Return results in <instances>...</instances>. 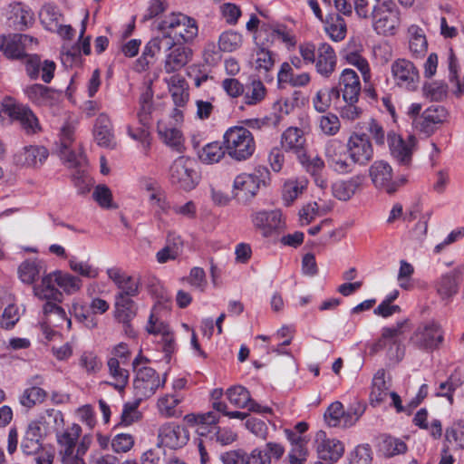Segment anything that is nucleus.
Masks as SVG:
<instances>
[{
    "label": "nucleus",
    "mask_w": 464,
    "mask_h": 464,
    "mask_svg": "<svg viewBox=\"0 0 464 464\" xmlns=\"http://www.w3.org/2000/svg\"><path fill=\"white\" fill-rule=\"evenodd\" d=\"M161 33L160 36L152 38V48H159L156 44H163L169 47V43L179 44H191L198 34L197 21L182 13H170L165 15L157 25Z\"/></svg>",
    "instance_id": "f257e3e1"
},
{
    "label": "nucleus",
    "mask_w": 464,
    "mask_h": 464,
    "mask_svg": "<svg viewBox=\"0 0 464 464\" xmlns=\"http://www.w3.org/2000/svg\"><path fill=\"white\" fill-rule=\"evenodd\" d=\"M270 182V172L265 166H257L253 172L237 175L232 185V196L239 203H247L258 193L261 187Z\"/></svg>",
    "instance_id": "f03ea898"
},
{
    "label": "nucleus",
    "mask_w": 464,
    "mask_h": 464,
    "mask_svg": "<svg viewBox=\"0 0 464 464\" xmlns=\"http://www.w3.org/2000/svg\"><path fill=\"white\" fill-rule=\"evenodd\" d=\"M372 25L379 35H395L401 26V11L392 0H376L371 14Z\"/></svg>",
    "instance_id": "7ed1b4c3"
},
{
    "label": "nucleus",
    "mask_w": 464,
    "mask_h": 464,
    "mask_svg": "<svg viewBox=\"0 0 464 464\" xmlns=\"http://www.w3.org/2000/svg\"><path fill=\"white\" fill-rule=\"evenodd\" d=\"M169 47L159 44V48H152V39L149 41L144 48L143 56L154 57L160 51L165 53L163 63L164 71L167 73H174L184 68L192 59L191 48L185 44L169 43ZM158 46V44H156Z\"/></svg>",
    "instance_id": "20e7f679"
},
{
    "label": "nucleus",
    "mask_w": 464,
    "mask_h": 464,
    "mask_svg": "<svg viewBox=\"0 0 464 464\" xmlns=\"http://www.w3.org/2000/svg\"><path fill=\"white\" fill-rule=\"evenodd\" d=\"M224 147L230 158L242 161L249 159L254 154L256 142L252 133L247 129L234 126L224 134Z\"/></svg>",
    "instance_id": "39448f33"
},
{
    "label": "nucleus",
    "mask_w": 464,
    "mask_h": 464,
    "mask_svg": "<svg viewBox=\"0 0 464 464\" xmlns=\"http://www.w3.org/2000/svg\"><path fill=\"white\" fill-rule=\"evenodd\" d=\"M169 179L175 187L190 191L198 185L200 176L196 170V163L193 159L179 156L169 167Z\"/></svg>",
    "instance_id": "423d86ee"
},
{
    "label": "nucleus",
    "mask_w": 464,
    "mask_h": 464,
    "mask_svg": "<svg viewBox=\"0 0 464 464\" xmlns=\"http://www.w3.org/2000/svg\"><path fill=\"white\" fill-rule=\"evenodd\" d=\"M0 117H7L11 121H18L27 134H34L41 130L38 119L34 112L11 97L5 98L0 104Z\"/></svg>",
    "instance_id": "0eeeda50"
},
{
    "label": "nucleus",
    "mask_w": 464,
    "mask_h": 464,
    "mask_svg": "<svg viewBox=\"0 0 464 464\" xmlns=\"http://www.w3.org/2000/svg\"><path fill=\"white\" fill-rule=\"evenodd\" d=\"M166 376H160L153 368L142 366L136 370L133 380L134 394L139 401L152 397L156 392L163 388Z\"/></svg>",
    "instance_id": "6e6552de"
},
{
    "label": "nucleus",
    "mask_w": 464,
    "mask_h": 464,
    "mask_svg": "<svg viewBox=\"0 0 464 464\" xmlns=\"http://www.w3.org/2000/svg\"><path fill=\"white\" fill-rule=\"evenodd\" d=\"M405 324L406 322H399L396 325L384 327L382 330L381 338L373 344L372 350L378 352L388 347L390 358L397 362L401 361L404 355V349L401 343Z\"/></svg>",
    "instance_id": "1a4fd4ad"
},
{
    "label": "nucleus",
    "mask_w": 464,
    "mask_h": 464,
    "mask_svg": "<svg viewBox=\"0 0 464 464\" xmlns=\"http://www.w3.org/2000/svg\"><path fill=\"white\" fill-rule=\"evenodd\" d=\"M443 341V329L441 325L435 321L419 325L411 337V342L413 345L426 351L438 349Z\"/></svg>",
    "instance_id": "9d476101"
},
{
    "label": "nucleus",
    "mask_w": 464,
    "mask_h": 464,
    "mask_svg": "<svg viewBox=\"0 0 464 464\" xmlns=\"http://www.w3.org/2000/svg\"><path fill=\"white\" fill-rule=\"evenodd\" d=\"M188 440L189 432L185 426L173 421L166 422L158 430L157 447L176 450L183 448Z\"/></svg>",
    "instance_id": "9b49d317"
},
{
    "label": "nucleus",
    "mask_w": 464,
    "mask_h": 464,
    "mask_svg": "<svg viewBox=\"0 0 464 464\" xmlns=\"http://www.w3.org/2000/svg\"><path fill=\"white\" fill-rule=\"evenodd\" d=\"M324 156L331 169L340 174L352 172V163L349 161L347 145L341 140L332 139L324 147Z\"/></svg>",
    "instance_id": "f8f14e48"
},
{
    "label": "nucleus",
    "mask_w": 464,
    "mask_h": 464,
    "mask_svg": "<svg viewBox=\"0 0 464 464\" xmlns=\"http://www.w3.org/2000/svg\"><path fill=\"white\" fill-rule=\"evenodd\" d=\"M251 221L255 228L265 237L279 232L285 225L282 212L278 209L256 211L251 214Z\"/></svg>",
    "instance_id": "ddd939ff"
},
{
    "label": "nucleus",
    "mask_w": 464,
    "mask_h": 464,
    "mask_svg": "<svg viewBox=\"0 0 464 464\" xmlns=\"http://www.w3.org/2000/svg\"><path fill=\"white\" fill-rule=\"evenodd\" d=\"M448 116L443 106L431 105L413 120V126L418 131L430 136L447 121Z\"/></svg>",
    "instance_id": "4468645a"
},
{
    "label": "nucleus",
    "mask_w": 464,
    "mask_h": 464,
    "mask_svg": "<svg viewBox=\"0 0 464 464\" xmlns=\"http://www.w3.org/2000/svg\"><path fill=\"white\" fill-rule=\"evenodd\" d=\"M349 161L353 164L366 165L373 156V149L365 134H353L347 142Z\"/></svg>",
    "instance_id": "2eb2a0df"
},
{
    "label": "nucleus",
    "mask_w": 464,
    "mask_h": 464,
    "mask_svg": "<svg viewBox=\"0 0 464 464\" xmlns=\"http://www.w3.org/2000/svg\"><path fill=\"white\" fill-rule=\"evenodd\" d=\"M463 273L464 265H459L436 280L434 287L441 300L450 301L458 294Z\"/></svg>",
    "instance_id": "dca6fc26"
},
{
    "label": "nucleus",
    "mask_w": 464,
    "mask_h": 464,
    "mask_svg": "<svg viewBox=\"0 0 464 464\" xmlns=\"http://www.w3.org/2000/svg\"><path fill=\"white\" fill-rule=\"evenodd\" d=\"M392 73L395 83L404 89H416L420 75L415 65L406 59H398L392 65Z\"/></svg>",
    "instance_id": "f3484780"
},
{
    "label": "nucleus",
    "mask_w": 464,
    "mask_h": 464,
    "mask_svg": "<svg viewBox=\"0 0 464 464\" xmlns=\"http://www.w3.org/2000/svg\"><path fill=\"white\" fill-rule=\"evenodd\" d=\"M314 442L318 457L323 460L334 463L343 455L344 446L343 442L336 439L328 438L324 430L316 432Z\"/></svg>",
    "instance_id": "a211bd4d"
},
{
    "label": "nucleus",
    "mask_w": 464,
    "mask_h": 464,
    "mask_svg": "<svg viewBox=\"0 0 464 464\" xmlns=\"http://www.w3.org/2000/svg\"><path fill=\"white\" fill-rule=\"evenodd\" d=\"M369 176L378 189L392 194L397 190L398 185L392 179V169L384 160L374 161L369 169Z\"/></svg>",
    "instance_id": "6ab92c4d"
},
{
    "label": "nucleus",
    "mask_w": 464,
    "mask_h": 464,
    "mask_svg": "<svg viewBox=\"0 0 464 464\" xmlns=\"http://www.w3.org/2000/svg\"><path fill=\"white\" fill-rule=\"evenodd\" d=\"M388 143L392 156L399 164L403 166L411 164L416 144V139L413 136L403 140L400 135L390 133L388 134Z\"/></svg>",
    "instance_id": "aec40b11"
},
{
    "label": "nucleus",
    "mask_w": 464,
    "mask_h": 464,
    "mask_svg": "<svg viewBox=\"0 0 464 464\" xmlns=\"http://www.w3.org/2000/svg\"><path fill=\"white\" fill-rule=\"evenodd\" d=\"M108 278L113 282L119 290L116 294L137 296L140 294V279L128 275L120 267H110L106 270Z\"/></svg>",
    "instance_id": "412c9836"
},
{
    "label": "nucleus",
    "mask_w": 464,
    "mask_h": 464,
    "mask_svg": "<svg viewBox=\"0 0 464 464\" xmlns=\"http://www.w3.org/2000/svg\"><path fill=\"white\" fill-rule=\"evenodd\" d=\"M336 63L337 57L334 48L327 43L319 44L314 63L317 73L324 78H329L335 71Z\"/></svg>",
    "instance_id": "4be33fe9"
},
{
    "label": "nucleus",
    "mask_w": 464,
    "mask_h": 464,
    "mask_svg": "<svg viewBox=\"0 0 464 464\" xmlns=\"http://www.w3.org/2000/svg\"><path fill=\"white\" fill-rule=\"evenodd\" d=\"M280 144L285 152L293 153L297 158L306 151L304 133L297 127H288L281 135Z\"/></svg>",
    "instance_id": "5701e85b"
},
{
    "label": "nucleus",
    "mask_w": 464,
    "mask_h": 464,
    "mask_svg": "<svg viewBox=\"0 0 464 464\" xmlns=\"http://www.w3.org/2000/svg\"><path fill=\"white\" fill-rule=\"evenodd\" d=\"M93 138L96 143L104 148H114L116 140L113 133V126L110 117L106 113H100L93 126Z\"/></svg>",
    "instance_id": "b1692460"
},
{
    "label": "nucleus",
    "mask_w": 464,
    "mask_h": 464,
    "mask_svg": "<svg viewBox=\"0 0 464 464\" xmlns=\"http://www.w3.org/2000/svg\"><path fill=\"white\" fill-rule=\"evenodd\" d=\"M183 401L184 396L180 392L166 393L160 396L156 403L159 415L165 419L179 418L183 413L179 406Z\"/></svg>",
    "instance_id": "393cba45"
},
{
    "label": "nucleus",
    "mask_w": 464,
    "mask_h": 464,
    "mask_svg": "<svg viewBox=\"0 0 464 464\" xmlns=\"http://www.w3.org/2000/svg\"><path fill=\"white\" fill-rule=\"evenodd\" d=\"M339 92L344 102H358L361 93L359 76L353 69H344L339 77Z\"/></svg>",
    "instance_id": "a878e982"
},
{
    "label": "nucleus",
    "mask_w": 464,
    "mask_h": 464,
    "mask_svg": "<svg viewBox=\"0 0 464 464\" xmlns=\"http://www.w3.org/2000/svg\"><path fill=\"white\" fill-rule=\"evenodd\" d=\"M82 428L79 424L73 423L64 430L56 434L57 444L60 447L59 455L63 457L73 456L76 443L81 436Z\"/></svg>",
    "instance_id": "bb28decb"
},
{
    "label": "nucleus",
    "mask_w": 464,
    "mask_h": 464,
    "mask_svg": "<svg viewBox=\"0 0 464 464\" xmlns=\"http://www.w3.org/2000/svg\"><path fill=\"white\" fill-rule=\"evenodd\" d=\"M157 131L160 140L169 147L172 148L178 152H182L184 147V137L182 132L173 126L168 125L163 121H159L157 125Z\"/></svg>",
    "instance_id": "cd10ccee"
},
{
    "label": "nucleus",
    "mask_w": 464,
    "mask_h": 464,
    "mask_svg": "<svg viewBox=\"0 0 464 464\" xmlns=\"http://www.w3.org/2000/svg\"><path fill=\"white\" fill-rule=\"evenodd\" d=\"M132 297L135 296L122 294L115 295L114 316L119 322L127 325L136 315L135 302Z\"/></svg>",
    "instance_id": "c85d7f7f"
},
{
    "label": "nucleus",
    "mask_w": 464,
    "mask_h": 464,
    "mask_svg": "<svg viewBox=\"0 0 464 464\" xmlns=\"http://www.w3.org/2000/svg\"><path fill=\"white\" fill-rule=\"evenodd\" d=\"M48 157V150L43 146H26L15 155V162L22 166L35 167Z\"/></svg>",
    "instance_id": "c756f323"
},
{
    "label": "nucleus",
    "mask_w": 464,
    "mask_h": 464,
    "mask_svg": "<svg viewBox=\"0 0 464 464\" xmlns=\"http://www.w3.org/2000/svg\"><path fill=\"white\" fill-rule=\"evenodd\" d=\"M26 97L38 106H52L56 102L57 93L43 84H32L24 89Z\"/></svg>",
    "instance_id": "7c9ffc66"
},
{
    "label": "nucleus",
    "mask_w": 464,
    "mask_h": 464,
    "mask_svg": "<svg viewBox=\"0 0 464 464\" xmlns=\"http://www.w3.org/2000/svg\"><path fill=\"white\" fill-rule=\"evenodd\" d=\"M165 81L168 84L174 104L179 108L184 107L189 97L186 80L179 74H173Z\"/></svg>",
    "instance_id": "2f4dec72"
},
{
    "label": "nucleus",
    "mask_w": 464,
    "mask_h": 464,
    "mask_svg": "<svg viewBox=\"0 0 464 464\" xmlns=\"http://www.w3.org/2000/svg\"><path fill=\"white\" fill-rule=\"evenodd\" d=\"M54 278V272L43 276L41 283L34 286V295L41 300L61 301L63 295Z\"/></svg>",
    "instance_id": "473e14b6"
},
{
    "label": "nucleus",
    "mask_w": 464,
    "mask_h": 464,
    "mask_svg": "<svg viewBox=\"0 0 464 464\" xmlns=\"http://www.w3.org/2000/svg\"><path fill=\"white\" fill-rule=\"evenodd\" d=\"M362 176H353L346 180H339L333 184L332 191L339 200H349L362 185Z\"/></svg>",
    "instance_id": "72a5a7b5"
},
{
    "label": "nucleus",
    "mask_w": 464,
    "mask_h": 464,
    "mask_svg": "<svg viewBox=\"0 0 464 464\" xmlns=\"http://www.w3.org/2000/svg\"><path fill=\"white\" fill-rule=\"evenodd\" d=\"M277 81L293 87H304L310 82L311 76L308 72L295 73L290 63H283L277 73Z\"/></svg>",
    "instance_id": "f704fd0d"
},
{
    "label": "nucleus",
    "mask_w": 464,
    "mask_h": 464,
    "mask_svg": "<svg viewBox=\"0 0 464 464\" xmlns=\"http://www.w3.org/2000/svg\"><path fill=\"white\" fill-rule=\"evenodd\" d=\"M390 385L385 381L384 370H379L373 376L372 392L370 395L371 403L372 405H379L383 402L388 395Z\"/></svg>",
    "instance_id": "c9c22d12"
},
{
    "label": "nucleus",
    "mask_w": 464,
    "mask_h": 464,
    "mask_svg": "<svg viewBox=\"0 0 464 464\" xmlns=\"http://www.w3.org/2000/svg\"><path fill=\"white\" fill-rule=\"evenodd\" d=\"M245 87L243 92L244 103L249 106L260 103L266 96V88L258 79L251 80Z\"/></svg>",
    "instance_id": "e433bc0d"
},
{
    "label": "nucleus",
    "mask_w": 464,
    "mask_h": 464,
    "mask_svg": "<svg viewBox=\"0 0 464 464\" xmlns=\"http://www.w3.org/2000/svg\"><path fill=\"white\" fill-rule=\"evenodd\" d=\"M9 20L17 30L27 28L34 22L33 12L22 4H14L11 7Z\"/></svg>",
    "instance_id": "4c0bfd02"
},
{
    "label": "nucleus",
    "mask_w": 464,
    "mask_h": 464,
    "mask_svg": "<svg viewBox=\"0 0 464 464\" xmlns=\"http://www.w3.org/2000/svg\"><path fill=\"white\" fill-rule=\"evenodd\" d=\"M44 268L43 262L38 259H27L18 267V275L24 284H33L40 276Z\"/></svg>",
    "instance_id": "58836bf2"
},
{
    "label": "nucleus",
    "mask_w": 464,
    "mask_h": 464,
    "mask_svg": "<svg viewBox=\"0 0 464 464\" xmlns=\"http://www.w3.org/2000/svg\"><path fill=\"white\" fill-rule=\"evenodd\" d=\"M54 280L59 286L67 295L76 294L82 287V281L80 277L60 270L54 271Z\"/></svg>",
    "instance_id": "ea45409f"
},
{
    "label": "nucleus",
    "mask_w": 464,
    "mask_h": 464,
    "mask_svg": "<svg viewBox=\"0 0 464 464\" xmlns=\"http://www.w3.org/2000/svg\"><path fill=\"white\" fill-rule=\"evenodd\" d=\"M183 243L180 237L170 236L168 238L167 245L157 252L156 259L160 264L167 263L170 260H175L182 251Z\"/></svg>",
    "instance_id": "a19ab883"
},
{
    "label": "nucleus",
    "mask_w": 464,
    "mask_h": 464,
    "mask_svg": "<svg viewBox=\"0 0 464 464\" xmlns=\"http://www.w3.org/2000/svg\"><path fill=\"white\" fill-rule=\"evenodd\" d=\"M152 99V88L150 86L145 87L140 96V109L137 114L140 123L143 126H147L150 121L151 113L154 110Z\"/></svg>",
    "instance_id": "79ce46f5"
},
{
    "label": "nucleus",
    "mask_w": 464,
    "mask_h": 464,
    "mask_svg": "<svg viewBox=\"0 0 464 464\" xmlns=\"http://www.w3.org/2000/svg\"><path fill=\"white\" fill-rule=\"evenodd\" d=\"M79 367L88 375L98 373L102 368V362L94 351H83L78 360Z\"/></svg>",
    "instance_id": "37998d69"
},
{
    "label": "nucleus",
    "mask_w": 464,
    "mask_h": 464,
    "mask_svg": "<svg viewBox=\"0 0 464 464\" xmlns=\"http://www.w3.org/2000/svg\"><path fill=\"white\" fill-rule=\"evenodd\" d=\"M62 14L58 7L52 5H45L39 13L40 21L48 31L57 30L62 22Z\"/></svg>",
    "instance_id": "c03bdc74"
},
{
    "label": "nucleus",
    "mask_w": 464,
    "mask_h": 464,
    "mask_svg": "<svg viewBox=\"0 0 464 464\" xmlns=\"http://www.w3.org/2000/svg\"><path fill=\"white\" fill-rule=\"evenodd\" d=\"M305 179H289L285 182L282 198L286 206H290L306 188Z\"/></svg>",
    "instance_id": "a18cd8bd"
},
{
    "label": "nucleus",
    "mask_w": 464,
    "mask_h": 464,
    "mask_svg": "<svg viewBox=\"0 0 464 464\" xmlns=\"http://www.w3.org/2000/svg\"><path fill=\"white\" fill-rule=\"evenodd\" d=\"M121 362L116 361L114 357H108L107 360V367L109 370L110 376L114 381V387L116 389H123L128 383L129 380V372L121 367Z\"/></svg>",
    "instance_id": "49530a36"
},
{
    "label": "nucleus",
    "mask_w": 464,
    "mask_h": 464,
    "mask_svg": "<svg viewBox=\"0 0 464 464\" xmlns=\"http://www.w3.org/2000/svg\"><path fill=\"white\" fill-rule=\"evenodd\" d=\"M408 33L410 34L409 46L411 52L414 54L424 53L428 44L423 30L420 26L412 24L409 27Z\"/></svg>",
    "instance_id": "de8ad7c7"
},
{
    "label": "nucleus",
    "mask_w": 464,
    "mask_h": 464,
    "mask_svg": "<svg viewBox=\"0 0 464 464\" xmlns=\"http://www.w3.org/2000/svg\"><path fill=\"white\" fill-rule=\"evenodd\" d=\"M446 441L455 450L464 449V420L454 421L445 431Z\"/></svg>",
    "instance_id": "09e8293b"
},
{
    "label": "nucleus",
    "mask_w": 464,
    "mask_h": 464,
    "mask_svg": "<svg viewBox=\"0 0 464 464\" xmlns=\"http://www.w3.org/2000/svg\"><path fill=\"white\" fill-rule=\"evenodd\" d=\"M34 422L44 428L48 434L53 427H60L63 424V415L58 410L48 409Z\"/></svg>",
    "instance_id": "8fccbe9b"
},
{
    "label": "nucleus",
    "mask_w": 464,
    "mask_h": 464,
    "mask_svg": "<svg viewBox=\"0 0 464 464\" xmlns=\"http://www.w3.org/2000/svg\"><path fill=\"white\" fill-rule=\"evenodd\" d=\"M345 417L346 411L343 410V406L340 401L331 403L324 412V420L330 427L347 428L344 426Z\"/></svg>",
    "instance_id": "3c124183"
},
{
    "label": "nucleus",
    "mask_w": 464,
    "mask_h": 464,
    "mask_svg": "<svg viewBox=\"0 0 464 464\" xmlns=\"http://www.w3.org/2000/svg\"><path fill=\"white\" fill-rule=\"evenodd\" d=\"M79 124V121L76 118L68 119L65 121L60 128L58 134L59 138V149H68L74 141V134Z\"/></svg>",
    "instance_id": "603ef678"
},
{
    "label": "nucleus",
    "mask_w": 464,
    "mask_h": 464,
    "mask_svg": "<svg viewBox=\"0 0 464 464\" xmlns=\"http://www.w3.org/2000/svg\"><path fill=\"white\" fill-rule=\"evenodd\" d=\"M325 32L334 42H340L346 36V23L340 15L332 16L326 23Z\"/></svg>",
    "instance_id": "864d4df0"
},
{
    "label": "nucleus",
    "mask_w": 464,
    "mask_h": 464,
    "mask_svg": "<svg viewBox=\"0 0 464 464\" xmlns=\"http://www.w3.org/2000/svg\"><path fill=\"white\" fill-rule=\"evenodd\" d=\"M242 43V34L234 30L225 31L218 37L219 50L222 52H234L240 48Z\"/></svg>",
    "instance_id": "5fc2aeb1"
},
{
    "label": "nucleus",
    "mask_w": 464,
    "mask_h": 464,
    "mask_svg": "<svg viewBox=\"0 0 464 464\" xmlns=\"http://www.w3.org/2000/svg\"><path fill=\"white\" fill-rule=\"evenodd\" d=\"M0 51L8 58L20 59L24 57V53L16 34L0 36Z\"/></svg>",
    "instance_id": "6e6d98bb"
},
{
    "label": "nucleus",
    "mask_w": 464,
    "mask_h": 464,
    "mask_svg": "<svg viewBox=\"0 0 464 464\" xmlns=\"http://www.w3.org/2000/svg\"><path fill=\"white\" fill-rule=\"evenodd\" d=\"M228 401L236 408H246L250 401V392L248 390L241 385H235L230 387L226 392Z\"/></svg>",
    "instance_id": "4d7b16f0"
},
{
    "label": "nucleus",
    "mask_w": 464,
    "mask_h": 464,
    "mask_svg": "<svg viewBox=\"0 0 464 464\" xmlns=\"http://www.w3.org/2000/svg\"><path fill=\"white\" fill-rule=\"evenodd\" d=\"M69 267L74 273L89 279L97 278L100 274L98 267L91 265L87 261H82L76 256H71L69 258Z\"/></svg>",
    "instance_id": "13d9d810"
},
{
    "label": "nucleus",
    "mask_w": 464,
    "mask_h": 464,
    "mask_svg": "<svg viewBox=\"0 0 464 464\" xmlns=\"http://www.w3.org/2000/svg\"><path fill=\"white\" fill-rule=\"evenodd\" d=\"M226 150L218 142L207 144L199 153V159L207 164L218 163L225 155Z\"/></svg>",
    "instance_id": "bf43d9fd"
},
{
    "label": "nucleus",
    "mask_w": 464,
    "mask_h": 464,
    "mask_svg": "<svg viewBox=\"0 0 464 464\" xmlns=\"http://www.w3.org/2000/svg\"><path fill=\"white\" fill-rule=\"evenodd\" d=\"M332 97H339L337 88L319 90L313 99L314 109L319 112H324L331 105Z\"/></svg>",
    "instance_id": "052dcab7"
},
{
    "label": "nucleus",
    "mask_w": 464,
    "mask_h": 464,
    "mask_svg": "<svg viewBox=\"0 0 464 464\" xmlns=\"http://www.w3.org/2000/svg\"><path fill=\"white\" fill-rule=\"evenodd\" d=\"M59 154L69 168L82 167L86 163V158L80 148L77 150H72L71 147L59 149Z\"/></svg>",
    "instance_id": "680f3d73"
},
{
    "label": "nucleus",
    "mask_w": 464,
    "mask_h": 464,
    "mask_svg": "<svg viewBox=\"0 0 464 464\" xmlns=\"http://www.w3.org/2000/svg\"><path fill=\"white\" fill-rule=\"evenodd\" d=\"M298 159L300 164L305 169V170L311 175L320 174L324 169V161L319 156L310 157L307 154V150L301 154Z\"/></svg>",
    "instance_id": "e2e57ef3"
},
{
    "label": "nucleus",
    "mask_w": 464,
    "mask_h": 464,
    "mask_svg": "<svg viewBox=\"0 0 464 464\" xmlns=\"http://www.w3.org/2000/svg\"><path fill=\"white\" fill-rule=\"evenodd\" d=\"M46 395V392L44 389L33 386L24 392L20 401L24 406L31 408L36 403L44 401Z\"/></svg>",
    "instance_id": "0e129e2a"
},
{
    "label": "nucleus",
    "mask_w": 464,
    "mask_h": 464,
    "mask_svg": "<svg viewBox=\"0 0 464 464\" xmlns=\"http://www.w3.org/2000/svg\"><path fill=\"white\" fill-rule=\"evenodd\" d=\"M134 437L129 433H119L115 435L111 442V449L116 453H126L134 446Z\"/></svg>",
    "instance_id": "69168bd1"
},
{
    "label": "nucleus",
    "mask_w": 464,
    "mask_h": 464,
    "mask_svg": "<svg viewBox=\"0 0 464 464\" xmlns=\"http://www.w3.org/2000/svg\"><path fill=\"white\" fill-rule=\"evenodd\" d=\"M449 79L454 87L453 93L459 97L464 93V82L458 76V64L453 53L449 57Z\"/></svg>",
    "instance_id": "338daca9"
},
{
    "label": "nucleus",
    "mask_w": 464,
    "mask_h": 464,
    "mask_svg": "<svg viewBox=\"0 0 464 464\" xmlns=\"http://www.w3.org/2000/svg\"><path fill=\"white\" fill-rule=\"evenodd\" d=\"M345 59L349 64L355 66L361 72L365 82L370 80V66L365 58L355 52H351L345 55Z\"/></svg>",
    "instance_id": "774afa93"
}]
</instances>
